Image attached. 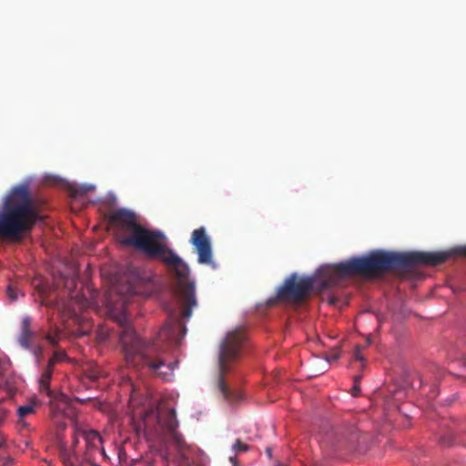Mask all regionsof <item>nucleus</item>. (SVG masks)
I'll list each match as a JSON object with an SVG mask.
<instances>
[{
  "instance_id": "obj_8",
  "label": "nucleus",
  "mask_w": 466,
  "mask_h": 466,
  "mask_svg": "<svg viewBox=\"0 0 466 466\" xmlns=\"http://www.w3.org/2000/svg\"><path fill=\"white\" fill-rule=\"evenodd\" d=\"M124 274L130 287H135L139 284L148 285L150 282H153L155 279L154 272L147 274L144 268L134 265H128Z\"/></svg>"
},
{
  "instance_id": "obj_12",
  "label": "nucleus",
  "mask_w": 466,
  "mask_h": 466,
  "mask_svg": "<svg viewBox=\"0 0 466 466\" xmlns=\"http://www.w3.org/2000/svg\"><path fill=\"white\" fill-rule=\"evenodd\" d=\"M32 319L29 316L23 318L21 323V333L18 339L20 345L26 350L31 349L32 339L35 337V332L31 329Z\"/></svg>"
},
{
  "instance_id": "obj_32",
  "label": "nucleus",
  "mask_w": 466,
  "mask_h": 466,
  "mask_svg": "<svg viewBox=\"0 0 466 466\" xmlns=\"http://www.w3.org/2000/svg\"><path fill=\"white\" fill-rule=\"evenodd\" d=\"M3 466H10L14 460L10 456L1 457Z\"/></svg>"
},
{
  "instance_id": "obj_5",
  "label": "nucleus",
  "mask_w": 466,
  "mask_h": 466,
  "mask_svg": "<svg viewBox=\"0 0 466 466\" xmlns=\"http://www.w3.org/2000/svg\"><path fill=\"white\" fill-rule=\"evenodd\" d=\"M235 335L236 331L228 332L227 334V337L220 343L218 352V386L224 400L228 403L238 402L243 399V395L239 392L232 391L226 381L228 361H236L239 357V349L238 345L230 343V339Z\"/></svg>"
},
{
  "instance_id": "obj_29",
  "label": "nucleus",
  "mask_w": 466,
  "mask_h": 466,
  "mask_svg": "<svg viewBox=\"0 0 466 466\" xmlns=\"http://www.w3.org/2000/svg\"><path fill=\"white\" fill-rule=\"evenodd\" d=\"M5 365H7V366L11 365L10 360L8 358H6L5 360H3L0 358V377L4 376L5 373V370H6Z\"/></svg>"
},
{
  "instance_id": "obj_25",
  "label": "nucleus",
  "mask_w": 466,
  "mask_h": 466,
  "mask_svg": "<svg viewBox=\"0 0 466 466\" xmlns=\"http://www.w3.org/2000/svg\"><path fill=\"white\" fill-rule=\"evenodd\" d=\"M96 339L99 342H106L109 339V332L100 328L96 332Z\"/></svg>"
},
{
  "instance_id": "obj_33",
  "label": "nucleus",
  "mask_w": 466,
  "mask_h": 466,
  "mask_svg": "<svg viewBox=\"0 0 466 466\" xmlns=\"http://www.w3.org/2000/svg\"><path fill=\"white\" fill-rule=\"evenodd\" d=\"M229 461L231 462L232 466H240L239 462H238V455L235 454L233 456H230L229 457Z\"/></svg>"
},
{
  "instance_id": "obj_10",
  "label": "nucleus",
  "mask_w": 466,
  "mask_h": 466,
  "mask_svg": "<svg viewBox=\"0 0 466 466\" xmlns=\"http://www.w3.org/2000/svg\"><path fill=\"white\" fill-rule=\"evenodd\" d=\"M54 370L45 367L39 379H38V390L41 394H45L48 398H54V394L57 391L52 390L51 381L53 380Z\"/></svg>"
},
{
  "instance_id": "obj_36",
  "label": "nucleus",
  "mask_w": 466,
  "mask_h": 466,
  "mask_svg": "<svg viewBox=\"0 0 466 466\" xmlns=\"http://www.w3.org/2000/svg\"><path fill=\"white\" fill-rule=\"evenodd\" d=\"M42 352H43V348L41 346H37L34 350V354L36 358H39V356L42 354Z\"/></svg>"
},
{
  "instance_id": "obj_3",
  "label": "nucleus",
  "mask_w": 466,
  "mask_h": 466,
  "mask_svg": "<svg viewBox=\"0 0 466 466\" xmlns=\"http://www.w3.org/2000/svg\"><path fill=\"white\" fill-rule=\"evenodd\" d=\"M33 177L13 186L3 198L0 208V238L8 243H22L36 228L46 224L39 200L31 184Z\"/></svg>"
},
{
  "instance_id": "obj_28",
  "label": "nucleus",
  "mask_w": 466,
  "mask_h": 466,
  "mask_svg": "<svg viewBox=\"0 0 466 466\" xmlns=\"http://www.w3.org/2000/svg\"><path fill=\"white\" fill-rule=\"evenodd\" d=\"M162 309L169 315H174V309L170 301L164 299L162 301Z\"/></svg>"
},
{
  "instance_id": "obj_2",
  "label": "nucleus",
  "mask_w": 466,
  "mask_h": 466,
  "mask_svg": "<svg viewBox=\"0 0 466 466\" xmlns=\"http://www.w3.org/2000/svg\"><path fill=\"white\" fill-rule=\"evenodd\" d=\"M107 221L127 232L117 237V242L122 247L137 251L148 261L174 268L181 289L182 318H191L193 309L198 305L196 282L189 279L188 264L168 246L165 233L143 225L137 213L127 208L112 210L107 216Z\"/></svg>"
},
{
  "instance_id": "obj_22",
  "label": "nucleus",
  "mask_w": 466,
  "mask_h": 466,
  "mask_svg": "<svg viewBox=\"0 0 466 466\" xmlns=\"http://www.w3.org/2000/svg\"><path fill=\"white\" fill-rule=\"evenodd\" d=\"M45 339L48 345H50L53 348H58L60 345V341H61V335H60V333H56V334L48 333L45 336Z\"/></svg>"
},
{
  "instance_id": "obj_37",
  "label": "nucleus",
  "mask_w": 466,
  "mask_h": 466,
  "mask_svg": "<svg viewBox=\"0 0 466 466\" xmlns=\"http://www.w3.org/2000/svg\"><path fill=\"white\" fill-rule=\"evenodd\" d=\"M360 387L357 385V383H355L354 387L352 388V395L358 396L360 394Z\"/></svg>"
},
{
  "instance_id": "obj_35",
  "label": "nucleus",
  "mask_w": 466,
  "mask_h": 466,
  "mask_svg": "<svg viewBox=\"0 0 466 466\" xmlns=\"http://www.w3.org/2000/svg\"><path fill=\"white\" fill-rule=\"evenodd\" d=\"M261 311H262V302H258L255 305V313H256V315H258V317H259V315L261 314Z\"/></svg>"
},
{
  "instance_id": "obj_17",
  "label": "nucleus",
  "mask_w": 466,
  "mask_h": 466,
  "mask_svg": "<svg viewBox=\"0 0 466 466\" xmlns=\"http://www.w3.org/2000/svg\"><path fill=\"white\" fill-rule=\"evenodd\" d=\"M165 427L167 429L169 433L176 431L178 427V420H177L175 410H171L166 420H165Z\"/></svg>"
},
{
  "instance_id": "obj_30",
  "label": "nucleus",
  "mask_w": 466,
  "mask_h": 466,
  "mask_svg": "<svg viewBox=\"0 0 466 466\" xmlns=\"http://www.w3.org/2000/svg\"><path fill=\"white\" fill-rule=\"evenodd\" d=\"M81 429H79L77 426L74 429V434H73V446H76L78 443V436H81Z\"/></svg>"
},
{
  "instance_id": "obj_26",
  "label": "nucleus",
  "mask_w": 466,
  "mask_h": 466,
  "mask_svg": "<svg viewBox=\"0 0 466 466\" xmlns=\"http://www.w3.org/2000/svg\"><path fill=\"white\" fill-rule=\"evenodd\" d=\"M448 252L450 253V258L453 255L466 257V246L457 247Z\"/></svg>"
},
{
  "instance_id": "obj_31",
  "label": "nucleus",
  "mask_w": 466,
  "mask_h": 466,
  "mask_svg": "<svg viewBox=\"0 0 466 466\" xmlns=\"http://www.w3.org/2000/svg\"><path fill=\"white\" fill-rule=\"evenodd\" d=\"M354 359L356 360L360 361V362L364 361V358H363V356L360 353V346H357L356 349H355Z\"/></svg>"
},
{
  "instance_id": "obj_4",
  "label": "nucleus",
  "mask_w": 466,
  "mask_h": 466,
  "mask_svg": "<svg viewBox=\"0 0 466 466\" xmlns=\"http://www.w3.org/2000/svg\"><path fill=\"white\" fill-rule=\"evenodd\" d=\"M115 320L122 329L119 334V344L122 347L126 360L132 362L137 356L147 360L148 354L146 350L149 347L150 342L137 333L127 313L122 310L116 316Z\"/></svg>"
},
{
  "instance_id": "obj_41",
  "label": "nucleus",
  "mask_w": 466,
  "mask_h": 466,
  "mask_svg": "<svg viewBox=\"0 0 466 466\" xmlns=\"http://www.w3.org/2000/svg\"><path fill=\"white\" fill-rule=\"evenodd\" d=\"M360 379H361V376H356V377L354 378V381H355V383H358V382L360 381Z\"/></svg>"
},
{
  "instance_id": "obj_38",
  "label": "nucleus",
  "mask_w": 466,
  "mask_h": 466,
  "mask_svg": "<svg viewBox=\"0 0 466 466\" xmlns=\"http://www.w3.org/2000/svg\"><path fill=\"white\" fill-rule=\"evenodd\" d=\"M96 451H98L105 458L107 457L106 454L105 449H104L102 444L100 445L98 450H96Z\"/></svg>"
},
{
  "instance_id": "obj_24",
  "label": "nucleus",
  "mask_w": 466,
  "mask_h": 466,
  "mask_svg": "<svg viewBox=\"0 0 466 466\" xmlns=\"http://www.w3.org/2000/svg\"><path fill=\"white\" fill-rule=\"evenodd\" d=\"M159 452H160V455L162 457V459L168 462L169 461V457H170V452H169V449H168V446L167 444L166 441H163L160 445V449H159Z\"/></svg>"
},
{
  "instance_id": "obj_11",
  "label": "nucleus",
  "mask_w": 466,
  "mask_h": 466,
  "mask_svg": "<svg viewBox=\"0 0 466 466\" xmlns=\"http://www.w3.org/2000/svg\"><path fill=\"white\" fill-rule=\"evenodd\" d=\"M47 405L50 409L52 417H57L59 415H65V409L60 406L63 404L66 406L68 404V397L66 393L59 390L56 394H54V398H48Z\"/></svg>"
},
{
  "instance_id": "obj_16",
  "label": "nucleus",
  "mask_w": 466,
  "mask_h": 466,
  "mask_svg": "<svg viewBox=\"0 0 466 466\" xmlns=\"http://www.w3.org/2000/svg\"><path fill=\"white\" fill-rule=\"evenodd\" d=\"M60 362H71V359L64 350H55L52 356L48 359L46 367L50 370H54L55 365Z\"/></svg>"
},
{
  "instance_id": "obj_21",
  "label": "nucleus",
  "mask_w": 466,
  "mask_h": 466,
  "mask_svg": "<svg viewBox=\"0 0 466 466\" xmlns=\"http://www.w3.org/2000/svg\"><path fill=\"white\" fill-rule=\"evenodd\" d=\"M232 450L235 454H241L250 450V446L243 442L240 439H237L235 443L232 445Z\"/></svg>"
},
{
  "instance_id": "obj_43",
  "label": "nucleus",
  "mask_w": 466,
  "mask_h": 466,
  "mask_svg": "<svg viewBox=\"0 0 466 466\" xmlns=\"http://www.w3.org/2000/svg\"><path fill=\"white\" fill-rule=\"evenodd\" d=\"M338 358H339V356H338V355H334V356L332 357V360H338Z\"/></svg>"
},
{
  "instance_id": "obj_39",
  "label": "nucleus",
  "mask_w": 466,
  "mask_h": 466,
  "mask_svg": "<svg viewBox=\"0 0 466 466\" xmlns=\"http://www.w3.org/2000/svg\"><path fill=\"white\" fill-rule=\"evenodd\" d=\"M267 455L269 459H272V449L268 447L266 450Z\"/></svg>"
},
{
  "instance_id": "obj_9",
  "label": "nucleus",
  "mask_w": 466,
  "mask_h": 466,
  "mask_svg": "<svg viewBox=\"0 0 466 466\" xmlns=\"http://www.w3.org/2000/svg\"><path fill=\"white\" fill-rule=\"evenodd\" d=\"M81 437L86 442V461L91 466H99L91 461V453L98 450L103 443V440L99 432L96 430L90 429L87 431H81Z\"/></svg>"
},
{
  "instance_id": "obj_20",
  "label": "nucleus",
  "mask_w": 466,
  "mask_h": 466,
  "mask_svg": "<svg viewBox=\"0 0 466 466\" xmlns=\"http://www.w3.org/2000/svg\"><path fill=\"white\" fill-rule=\"evenodd\" d=\"M4 401H5L4 398L0 399V428L3 426V424L5 423L6 418L9 414V410L7 409H5V407H3ZM4 443H5V440H4L2 433L0 432V448L4 445Z\"/></svg>"
},
{
  "instance_id": "obj_42",
  "label": "nucleus",
  "mask_w": 466,
  "mask_h": 466,
  "mask_svg": "<svg viewBox=\"0 0 466 466\" xmlns=\"http://www.w3.org/2000/svg\"><path fill=\"white\" fill-rule=\"evenodd\" d=\"M272 466H283V464H281L280 462H276Z\"/></svg>"
},
{
  "instance_id": "obj_1",
  "label": "nucleus",
  "mask_w": 466,
  "mask_h": 466,
  "mask_svg": "<svg viewBox=\"0 0 466 466\" xmlns=\"http://www.w3.org/2000/svg\"><path fill=\"white\" fill-rule=\"evenodd\" d=\"M450 258L449 252H391L377 249L362 257H354L334 265H323L311 276L290 274L278 289L277 299L282 303L299 306L314 289L323 290L339 284L340 279L359 276L378 279L396 268L417 265L437 266Z\"/></svg>"
},
{
  "instance_id": "obj_18",
  "label": "nucleus",
  "mask_w": 466,
  "mask_h": 466,
  "mask_svg": "<svg viewBox=\"0 0 466 466\" xmlns=\"http://www.w3.org/2000/svg\"><path fill=\"white\" fill-rule=\"evenodd\" d=\"M89 203L91 205H96L100 203L108 206H114L116 203V197L113 192H108L105 198H96L93 200H90Z\"/></svg>"
},
{
  "instance_id": "obj_19",
  "label": "nucleus",
  "mask_w": 466,
  "mask_h": 466,
  "mask_svg": "<svg viewBox=\"0 0 466 466\" xmlns=\"http://www.w3.org/2000/svg\"><path fill=\"white\" fill-rule=\"evenodd\" d=\"M171 441L178 451H183L187 448V443L183 435L177 431L170 433Z\"/></svg>"
},
{
  "instance_id": "obj_7",
  "label": "nucleus",
  "mask_w": 466,
  "mask_h": 466,
  "mask_svg": "<svg viewBox=\"0 0 466 466\" xmlns=\"http://www.w3.org/2000/svg\"><path fill=\"white\" fill-rule=\"evenodd\" d=\"M44 182L65 189L73 198H76L79 196H85L88 192H92L96 189V186L94 184L83 183L78 185L76 182H70L60 176L51 174H47L44 177Z\"/></svg>"
},
{
  "instance_id": "obj_14",
  "label": "nucleus",
  "mask_w": 466,
  "mask_h": 466,
  "mask_svg": "<svg viewBox=\"0 0 466 466\" xmlns=\"http://www.w3.org/2000/svg\"><path fill=\"white\" fill-rule=\"evenodd\" d=\"M41 404L42 401L35 397L30 400L29 403L18 406L16 410L18 419H25L30 414H35L36 411V407L40 406Z\"/></svg>"
},
{
  "instance_id": "obj_23",
  "label": "nucleus",
  "mask_w": 466,
  "mask_h": 466,
  "mask_svg": "<svg viewBox=\"0 0 466 466\" xmlns=\"http://www.w3.org/2000/svg\"><path fill=\"white\" fill-rule=\"evenodd\" d=\"M454 433L448 431L440 436V443L443 446H451L453 444Z\"/></svg>"
},
{
  "instance_id": "obj_40",
  "label": "nucleus",
  "mask_w": 466,
  "mask_h": 466,
  "mask_svg": "<svg viewBox=\"0 0 466 466\" xmlns=\"http://www.w3.org/2000/svg\"><path fill=\"white\" fill-rule=\"evenodd\" d=\"M58 428H59L60 430H65V429L66 428V422H60V423L58 424Z\"/></svg>"
},
{
  "instance_id": "obj_15",
  "label": "nucleus",
  "mask_w": 466,
  "mask_h": 466,
  "mask_svg": "<svg viewBox=\"0 0 466 466\" xmlns=\"http://www.w3.org/2000/svg\"><path fill=\"white\" fill-rule=\"evenodd\" d=\"M148 285L152 286V289L147 292V298L160 299L163 297L166 291V284L161 279H158L156 274L154 281L150 282Z\"/></svg>"
},
{
  "instance_id": "obj_13",
  "label": "nucleus",
  "mask_w": 466,
  "mask_h": 466,
  "mask_svg": "<svg viewBox=\"0 0 466 466\" xmlns=\"http://www.w3.org/2000/svg\"><path fill=\"white\" fill-rule=\"evenodd\" d=\"M143 363L149 368L151 371L158 375L159 377H162L164 380H166V376L167 373H163L159 370L162 367L167 366L168 370H172L176 366H177L178 362L174 361L170 363H167L165 360L161 359L158 361H154L150 360V357L148 356V359L147 360L141 359Z\"/></svg>"
},
{
  "instance_id": "obj_34",
  "label": "nucleus",
  "mask_w": 466,
  "mask_h": 466,
  "mask_svg": "<svg viewBox=\"0 0 466 466\" xmlns=\"http://www.w3.org/2000/svg\"><path fill=\"white\" fill-rule=\"evenodd\" d=\"M18 423L21 425L23 429H30V424L27 421H25V419H18Z\"/></svg>"
},
{
  "instance_id": "obj_27",
  "label": "nucleus",
  "mask_w": 466,
  "mask_h": 466,
  "mask_svg": "<svg viewBox=\"0 0 466 466\" xmlns=\"http://www.w3.org/2000/svg\"><path fill=\"white\" fill-rule=\"evenodd\" d=\"M6 294L12 301L17 299V289L15 287L8 285L6 288Z\"/></svg>"
},
{
  "instance_id": "obj_6",
  "label": "nucleus",
  "mask_w": 466,
  "mask_h": 466,
  "mask_svg": "<svg viewBox=\"0 0 466 466\" xmlns=\"http://www.w3.org/2000/svg\"><path fill=\"white\" fill-rule=\"evenodd\" d=\"M189 242L198 254L199 264L209 265L213 268H217V264L213 260L211 238L204 227H200L192 232Z\"/></svg>"
}]
</instances>
